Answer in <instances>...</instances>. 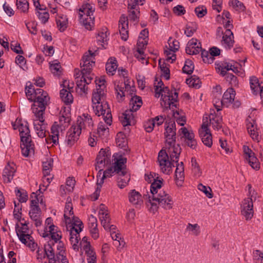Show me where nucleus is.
<instances>
[{"label": "nucleus", "instance_id": "1", "mask_svg": "<svg viewBox=\"0 0 263 263\" xmlns=\"http://www.w3.org/2000/svg\"><path fill=\"white\" fill-rule=\"evenodd\" d=\"M145 180L151 183L150 193L144 194L145 199H148L147 206L151 212L155 213L158 209V205L164 209L170 210L172 208L173 201L172 198L165 191L161 190L163 179L154 173L145 175Z\"/></svg>", "mask_w": 263, "mask_h": 263}, {"label": "nucleus", "instance_id": "2", "mask_svg": "<svg viewBox=\"0 0 263 263\" xmlns=\"http://www.w3.org/2000/svg\"><path fill=\"white\" fill-rule=\"evenodd\" d=\"M106 86L101 85L100 88L93 90L92 95V103L93 111L98 116H102L104 121L110 125L112 122V116L110 108L106 101Z\"/></svg>", "mask_w": 263, "mask_h": 263}, {"label": "nucleus", "instance_id": "3", "mask_svg": "<svg viewBox=\"0 0 263 263\" xmlns=\"http://www.w3.org/2000/svg\"><path fill=\"white\" fill-rule=\"evenodd\" d=\"M176 124L174 120L165 123V148L168 149V154L173 161H177L181 149L179 145L176 143Z\"/></svg>", "mask_w": 263, "mask_h": 263}, {"label": "nucleus", "instance_id": "4", "mask_svg": "<svg viewBox=\"0 0 263 263\" xmlns=\"http://www.w3.org/2000/svg\"><path fill=\"white\" fill-rule=\"evenodd\" d=\"M156 97H161V105L166 109L177 107L178 93L175 89L170 90L168 87L164 86L162 81H160L155 85Z\"/></svg>", "mask_w": 263, "mask_h": 263}, {"label": "nucleus", "instance_id": "5", "mask_svg": "<svg viewBox=\"0 0 263 263\" xmlns=\"http://www.w3.org/2000/svg\"><path fill=\"white\" fill-rule=\"evenodd\" d=\"M18 129L21 140V151L24 156L28 157L34 153V144L31 139L29 125L27 122L18 121Z\"/></svg>", "mask_w": 263, "mask_h": 263}, {"label": "nucleus", "instance_id": "6", "mask_svg": "<svg viewBox=\"0 0 263 263\" xmlns=\"http://www.w3.org/2000/svg\"><path fill=\"white\" fill-rule=\"evenodd\" d=\"M49 99V97L46 91L41 88L36 89L34 100H33L34 103L31 108L33 113L34 115H37L40 120H43V114H44Z\"/></svg>", "mask_w": 263, "mask_h": 263}, {"label": "nucleus", "instance_id": "7", "mask_svg": "<svg viewBox=\"0 0 263 263\" xmlns=\"http://www.w3.org/2000/svg\"><path fill=\"white\" fill-rule=\"evenodd\" d=\"M247 186L249 189L250 197L245 199L242 201L241 213L246 219L248 220L251 219L253 216V200L256 199V193L254 190H252L250 184H248Z\"/></svg>", "mask_w": 263, "mask_h": 263}, {"label": "nucleus", "instance_id": "8", "mask_svg": "<svg viewBox=\"0 0 263 263\" xmlns=\"http://www.w3.org/2000/svg\"><path fill=\"white\" fill-rule=\"evenodd\" d=\"M126 162V159L124 158H120L117 159L114 163V165L106 170L103 172V175L101 178L98 184L100 186H102L104 182V179L107 177H110L112 176L114 173H116L120 176H124L125 174V171L123 170L124 164Z\"/></svg>", "mask_w": 263, "mask_h": 263}, {"label": "nucleus", "instance_id": "9", "mask_svg": "<svg viewBox=\"0 0 263 263\" xmlns=\"http://www.w3.org/2000/svg\"><path fill=\"white\" fill-rule=\"evenodd\" d=\"M158 161L162 172L168 175L172 172V166H174L172 162L178 163V159H177V161H173L168 154V149H167V152L165 150L162 149L158 154Z\"/></svg>", "mask_w": 263, "mask_h": 263}, {"label": "nucleus", "instance_id": "10", "mask_svg": "<svg viewBox=\"0 0 263 263\" xmlns=\"http://www.w3.org/2000/svg\"><path fill=\"white\" fill-rule=\"evenodd\" d=\"M22 227L20 228L16 227V232L20 240L24 244L29 247H34L35 245L33 238L31 235L27 223H21Z\"/></svg>", "mask_w": 263, "mask_h": 263}, {"label": "nucleus", "instance_id": "11", "mask_svg": "<svg viewBox=\"0 0 263 263\" xmlns=\"http://www.w3.org/2000/svg\"><path fill=\"white\" fill-rule=\"evenodd\" d=\"M209 123L208 118L203 119L201 128L199 129V134L203 143L209 147L212 145V137L209 128Z\"/></svg>", "mask_w": 263, "mask_h": 263}, {"label": "nucleus", "instance_id": "12", "mask_svg": "<svg viewBox=\"0 0 263 263\" xmlns=\"http://www.w3.org/2000/svg\"><path fill=\"white\" fill-rule=\"evenodd\" d=\"M236 95L235 91L232 87L228 88L224 93L222 98L220 101L221 105L229 107L233 103V107L237 108L240 106L241 103L238 101H234Z\"/></svg>", "mask_w": 263, "mask_h": 263}, {"label": "nucleus", "instance_id": "13", "mask_svg": "<svg viewBox=\"0 0 263 263\" xmlns=\"http://www.w3.org/2000/svg\"><path fill=\"white\" fill-rule=\"evenodd\" d=\"M95 53L90 50L85 53L84 55L82 61L81 62V73H87L91 72L92 66L95 65Z\"/></svg>", "mask_w": 263, "mask_h": 263}, {"label": "nucleus", "instance_id": "14", "mask_svg": "<svg viewBox=\"0 0 263 263\" xmlns=\"http://www.w3.org/2000/svg\"><path fill=\"white\" fill-rule=\"evenodd\" d=\"M110 153L101 149L96 158V169L99 170V172L103 170V168L106 165L110 164Z\"/></svg>", "mask_w": 263, "mask_h": 263}, {"label": "nucleus", "instance_id": "15", "mask_svg": "<svg viewBox=\"0 0 263 263\" xmlns=\"http://www.w3.org/2000/svg\"><path fill=\"white\" fill-rule=\"evenodd\" d=\"M115 89L117 93V96H120L121 98L125 96V92L129 91V93L132 96L135 91V87H132L130 81L127 78H124V81L118 82L115 84Z\"/></svg>", "mask_w": 263, "mask_h": 263}, {"label": "nucleus", "instance_id": "16", "mask_svg": "<svg viewBox=\"0 0 263 263\" xmlns=\"http://www.w3.org/2000/svg\"><path fill=\"white\" fill-rule=\"evenodd\" d=\"M81 133L80 127L72 125L68 130L66 137V142L69 146H72L79 139Z\"/></svg>", "mask_w": 263, "mask_h": 263}, {"label": "nucleus", "instance_id": "17", "mask_svg": "<svg viewBox=\"0 0 263 263\" xmlns=\"http://www.w3.org/2000/svg\"><path fill=\"white\" fill-rule=\"evenodd\" d=\"M182 138H184V142L186 145L192 149H195L197 146V141L195 139V135L193 131L188 130L185 127L180 129Z\"/></svg>", "mask_w": 263, "mask_h": 263}, {"label": "nucleus", "instance_id": "18", "mask_svg": "<svg viewBox=\"0 0 263 263\" xmlns=\"http://www.w3.org/2000/svg\"><path fill=\"white\" fill-rule=\"evenodd\" d=\"M144 0H140V1H136L135 0H130L128 5V9L129 15L128 17L130 20L133 21H138L139 18V15L140 11L137 8V6L141 4L142 5V2Z\"/></svg>", "mask_w": 263, "mask_h": 263}, {"label": "nucleus", "instance_id": "19", "mask_svg": "<svg viewBox=\"0 0 263 263\" xmlns=\"http://www.w3.org/2000/svg\"><path fill=\"white\" fill-rule=\"evenodd\" d=\"M80 127L81 132L82 129H91L93 125L92 118L90 115L87 114H83L82 116L78 117L77 121V124L74 125Z\"/></svg>", "mask_w": 263, "mask_h": 263}, {"label": "nucleus", "instance_id": "20", "mask_svg": "<svg viewBox=\"0 0 263 263\" xmlns=\"http://www.w3.org/2000/svg\"><path fill=\"white\" fill-rule=\"evenodd\" d=\"M119 31L121 39L126 41L128 38V22L126 16L122 15L119 21Z\"/></svg>", "mask_w": 263, "mask_h": 263}, {"label": "nucleus", "instance_id": "21", "mask_svg": "<svg viewBox=\"0 0 263 263\" xmlns=\"http://www.w3.org/2000/svg\"><path fill=\"white\" fill-rule=\"evenodd\" d=\"M201 51V44L196 39L193 38L189 41L185 48L186 53L197 54Z\"/></svg>", "mask_w": 263, "mask_h": 263}, {"label": "nucleus", "instance_id": "22", "mask_svg": "<svg viewBox=\"0 0 263 263\" xmlns=\"http://www.w3.org/2000/svg\"><path fill=\"white\" fill-rule=\"evenodd\" d=\"M68 85V82L65 81L64 82V88L60 90V97L63 102L66 104H70L73 102V96L71 93V89H72V87H68L66 88V85Z\"/></svg>", "mask_w": 263, "mask_h": 263}, {"label": "nucleus", "instance_id": "23", "mask_svg": "<svg viewBox=\"0 0 263 263\" xmlns=\"http://www.w3.org/2000/svg\"><path fill=\"white\" fill-rule=\"evenodd\" d=\"M36 119L34 120V128L37 136L40 138L46 137V125L44 124V116L43 115V120H40L37 115H34Z\"/></svg>", "mask_w": 263, "mask_h": 263}, {"label": "nucleus", "instance_id": "24", "mask_svg": "<svg viewBox=\"0 0 263 263\" xmlns=\"http://www.w3.org/2000/svg\"><path fill=\"white\" fill-rule=\"evenodd\" d=\"M59 128H61V126L57 122H55L51 128V135L46 138V142L48 144L51 143L55 145L58 144Z\"/></svg>", "mask_w": 263, "mask_h": 263}, {"label": "nucleus", "instance_id": "25", "mask_svg": "<svg viewBox=\"0 0 263 263\" xmlns=\"http://www.w3.org/2000/svg\"><path fill=\"white\" fill-rule=\"evenodd\" d=\"M129 201L136 208H140L143 203V197L140 193L135 190L128 193Z\"/></svg>", "mask_w": 263, "mask_h": 263}, {"label": "nucleus", "instance_id": "26", "mask_svg": "<svg viewBox=\"0 0 263 263\" xmlns=\"http://www.w3.org/2000/svg\"><path fill=\"white\" fill-rule=\"evenodd\" d=\"M221 43L227 49H230L233 46L234 43V35L231 30H226L222 36Z\"/></svg>", "mask_w": 263, "mask_h": 263}, {"label": "nucleus", "instance_id": "27", "mask_svg": "<svg viewBox=\"0 0 263 263\" xmlns=\"http://www.w3.org/2000/svg\"><path fill=\"white\" fill-rule=\"evenodd\" d=\"M134 111L130 109H127L119 117L120 120L124 126L130 125L134 123Z\"/></svg>", "mask_w": 263, "mask_h": 263}, {"label": "nucleus", "instance_id": "28", "mask_svg": "<svg viewBox=\"0 0 263 263\" xmlns=\"http://www.w3.org/2000/svg\"><path fill=\"white\" fill-rule=\"evenodd\" d=\"M71 201V199L70 197L67 198L64 210V217L66 223L68 224H70L71 222V220L70 217L74 215L73 206Z\"/></svg>", "mask_w": 263, "mask_h": 263}, {"label": "nucleus", "instance_id": "29", "mask_svg": "<svg viewBox=\"0 0 263 263\" xmlns=\"http://www.w3.org/2000/svg\"><path fill=\"white\" fill-rule=\"evenodd\" d=\"M210 124L215 130H219L222 128V119L220 115L211 113L209 116Z\"/></svg>", "mask_w": 263, "mask_h": 263}, {"label": "nucleus", "instance_id": "30", "mask_svg": "<svg viewBox=\"0 0 263 263\" xmlns=\"http://www.w3.org/2000/svg\"><path fill=\"white\" fill-rule=\"evenodd\" d=\"M184 165L182 162L178 163L175 171V178L178 185H181L184 177Z\"/></svg>", "mask_w": 263, "mask_h": 263}, {"label": "nucleus", "instance_id": "31", "mask_svg": "<svg viewBox=\"0 0 263 263\" xmlns=\"http://www.w3.org/2000/svg\"><path fill=\"white\" fill-rule=\"evenodd\" d=\"M15 172V170L14 167L9 165H7L5 167L3 173L4 181L7 183L10 182L13 178Z\"/></svg>", "mask_w": 263, "mask_h": 263}, {"label": "nucleus", "instance_id": "32", "mask_svg": "<svg viewBox=\"0 0 263 263\" xmlns=\"http://www.w3.org/2000/svg\"><path fill=\"white\" fill-rule=\"evenodd\" d=\"M41 210L40 208H33L29 212V216L32 220L35 221L36 227L41 225L42 220L40 218Z\"/></svg>", "mask_w": 263, "mask_h": 263}, {"label": "nucleus", "instance_id": "33", "mask_svg": "<svg viewBox=\"0 0 263 263\" xmlns=\"http://www.w3.org/2000/svg\"><path fill=\"white\" fill-rule=\"evenodd\" d=\"M142 104V101L141 97L137 96H132L129 102V109L136 112L140 108Z\"/></svg>", "mask_w": 263, "mask_h": 263}, {"label": "nucleus", "instance_id": "34", "mask_svg": "<svg viewBox=\"0 0 263 263\" xmlns=\"http://www.w3.org/2000/svg\"><path fill=\"white\" fill-rule=\"evenodd\" d=\"M56 22L61 32H63L66 30L68 26V18L66 15L64 14H61L59 15L57 19Z\"/></svg>", "mask_w": 263, "mask_h": 263}, {"label": "nucleus", "instance_id": "35", "mask_svg": "<svg viewBox=\"0 0 263 263\" xmlns=\"http://www.w3.org/2000/svg\"><path fill=\"white\" fill-rule=\"evenodd\" d=\"M80 232L78 231L76 229H73L70 230V241L71 242V245H72V247L74 250H78L79 247L78 246V243L79 242V240L80 239L79 236V233Z\"/></svg>", "mask_w": 263, "mask_h": 263}, {"label": "nucleus", "instance_id": "36", "mask_svg": "<svg viewBox=\"0 0 263 263\" xmlns=\"http://www.w3.org/2000/svg\"><path fill=\"white\" fill-rule=\"evenodd\" d=\"M117 62L115 58H110L108 59L106 64V70L108 73L113 75L117 68Z\"/></svg>", "mask_w": 263, "mask_h": 263}, {"label": "nucleus", "instance_id": "37", "mask_svg": "<svg viewBox=\"0 0 263 263\" xmlns=\"http://www.w3.org/2000/svg\"><path fill=\"white\" fill-rule=\"evenodd\" d=\"M99 214L101 224L105 230H107L109 228V223L110 221L108 214L106 212H104L102 209Z\"/></svg>", "mask_w": 263, "mask_h": 263}, {"label": "nucleus", "instance_id": "38", "mask_svg": "<svg viewBox=\"0 0 263 263\" xmlns=\"http://www.w3.org/2000/svg\"><path fill=\"white\" fill-rule=\"evenodd\" d=\"M79 18L80 22L82 23L83 25L87 30H91L94 24V17H88L83 18V14L79 13Z\"/></svg>", "mask_w": 263, "mask_h": 263}, {"label": "nucleus", "instance_id": "39", "mask_svg": "<svg viewBox=\"0 0 263 263\" xmlns=\"http://www.w3.org/2000/svg\"><path fill=\"white\" fill-rule=\"evenodd\" d=\"M26 95L28 99L32 102L34 100V95L36 92L34 85L28 82L25 88Z\"/></svg>", "mask_w": 263, "mask_h": 263}, {"label": "nucleus", "instance_id": "40", "mask_svg": "<svg viewBox=\"0 0 263 263\" xmlns=\"http://www.w3.org/2000/svg\"><path fill=\"white\" fill-rule=\"evenodd\" d=\"M247 126L248 132L252 139L258 141L259 136L258 133L256 130V127L254 121H253V122L248 123L247 124Z\"/></svg>", "mask_w": 263, "mask_h": 263}, {"label": "nucleus", "instance_id": "41", "mask_svg": "<svg viewBox=\"0 0 263 263\" xmlns=\"http://www.w3.org/2000/svg\"><path fill=\"white\" fill-rule=\"evenodd\" d=\"M250 85L253 93L255 95L258 93V90L262 86L259 83L258 78L255 76L250 78Z\"/></svg>", "mask_w": 263, "mask_h": 263}, {"label": "nucleus", "instance_id": "42", "mask_svg": "<svg viewBox=\"0 0 263 263\" xmlns=\"http://www.w3.org/2000/svg\"><path fill=\"white\" fill-rule=\"evenodd\" d=\"M95 9L93 8L89 4L84 5L82 8L79 9V13L86 15L85 17H92V14L94 12Z\"/></svg>", "mask_w": 263, "mask_h": 263}, {"label": "nucleus", "instance_id": "43", "mask_svg": "<svg viewBox=\"0 0 263 263\" xmlns=\"http://www.w3.org/2000/svg\"><path fill=\"white\" fill-rule=\"evenodd\" d=\"M71 217V222L72 227L71 228V230L76 229L78 231L81 232L83 226L82 222L80 220L78 217H75L74 215H72Z\"/></svg>", "mask_w": 263, "mask_h": 263}, {"label": "nucleus", "instance_id": "44", "mask_svg": "<svg viewBox=\"0 0 263 263\" xmlns=\"http://www.w3.org/2000/svg\"><path fill=\"white\" fill-rule=\"evenodd\" d=\"M98 134L102 139L106 138L109 135V128L100 122L98 127Z\"/></svg>", "mask_w": 263, "mask_h": 263}, {"label": "nucleus", "instance_id": "45", "mask_svg": "<svg viewBox=\"0 0 263 263\" xmlns=\"http://www.w3.org/2000/svg\"><path fill=\"white\" fill-rule=\"evenodd\" d=\"M59 121L62 126H67L68 125V124L70 121V116L69 110H67V112L64 110L63 113H61V115L59 118Z\"/></svg>", "mask_w": 263, "mask_h": 263}, {"label": "nucleus", "instance_id": "46", "mask_svg": "<svg viewBox=\"0 0 263 263\" xmlns=\"http://www.w3.org/2000/svg\"><path fill=\"white\" fill-rule=\"evenodd\" d=\"M250 166L254 170H258L260 168V164L257 158L255 156L254 153L248 158H246Z\"/></svg>", "mask_w": 263, "mask_h": 263}, {"label": "nucleus", "instance_id": "47", "mask_svg": "<svg viewBox=\"0 0 263 263\" xmlns=\"http://www.w3.org/2000/svg\"><path fill=\"white\" fill-rule=\"evenodd\" d=\"M57 227L53 224L52 219L51 217L47 218L45 220V233H43V236L46 237L48 236V231H53V229Z\"/></svg>", "mask_w": 263, "mask_h": 263}, {"label": "nucleus", "instance_id": "48", "mask_svg": "<svg viewBox=\"0 0 263 263\" xmlns=\"http://www.w3.org/2000/svg\"><path fill=\"white\" fill-rule=\"evenodd\" d=\"M252 259L253 263H263V252L259 250L253 251Z\"/></svg>", "mask_w": 263, "mask_h": 263}, {"label": "nucleus", "instance_id": "49", "mask_svg": "<svg viewBox=\"0 0 263 263\" xmlns=\"http://www.w3.org/2000/svg\"><path fill=\"white\" fill-rule=\"evenodd\" d=\"M186 83L190 86L199 88L200 87L201 82L199 78L196 76H193L190 79L186 80Z\"/></svg>", "mask_w": 263, "mask_h": 263}, {"label": "nucleus", "instance_id": "50", "mask_svg": "<svg viewBox=\"0 0 263 263\" xmlns=\"http://www.w3.org/2000/svg\"><path fill=\"white\" fill-rule=\"evenodd\" d=\"M53 230V231H48V236L50 235L52 239L57 242L58 240L61 239L62 237V233L60 231L58 230V227L55 228Z\"/></svg>", "mask_w": 263, "mask_h": 263}, {"label": "nucleus", "instance_id": "51", "mask_svg": "<svg viewBox=\"0 0 263 263\" xmlns=\"http://www.w3.org/2000/svg\"><path fill=\"white\" fill-rule=\"evenodd\" d=\"M15 192L16 196L18 198L19 202H26L27 201L28 195L25 191H21L20 189H15Z\"/></svg>", "mask_w": 263, "mask_h": 263}, {"label": "nucleus", "instance_id": "52", "mask_svg": "<svg viewBox=\"0 0 263 263\" xmlns=\"http://www.w3.org/2000/svg\"><path fill=\"white\" fill-rule=\"evenodd\" d=\"M231 5L236 11L241 12L245 10V6L243 4L238 0H231L230 3Z\"/></svg>", "mask_w": 263, "mask_h": 263}, {"label": "nucleus", "instance_id": "53", "mask_svg": "<svg viewBox=\"0 0 263 263\" xmlns=\"http://www.w3.org/2000/svg\"><path fill=\"white\" fill-rule=\"evenodd\" d=\"M55 255L54 250L50 244L47 243L44 246L43 258L50 257Z\"/></svg>", "mask_w": 263, "mask_h": 263}, {"label": "nucleus", "instance_id": "54", "mask_svg": "<svg viewBox=\"0 0 263 263\" xmlns=\"http://www.w3.org/2000/svg\"><path fill=\"white\" fill-rule=\"evenodd\" d=\"M16 6L23 12H27L29 9V3L26 0H17Z\"/></svg>", "mask_w": 263, "mask_h": 263}, {"label": "nucleus", "instance_id": "55", "mask_svg": "<svg viewBox=\"0 0 263 263\" xmlns=\"http://www.w3.org/2000/svg\"><path fill=\"white\" fill-rule=\"evenodd\" d=\"M194 68L193 63L191 61H186L182 68L183 72L190 74L192 73Z\"/></svg>", "mask_w": 263, "mask_h": 263}, {"label": "nucleus", "instance_id": "56", "mask_svg": "<svg viewBox=\"0 0 263 263\" xmlns=\"http://www.w3.org/2000/svg\"><path fill=\"white\" fill-rule=\"evenodd\" d=\"M191 164L194 175L198 176H200L201 174V171L195 158H192L191 159Z\"/></svg>", "mask_w": 263, "mask_h": 263}, {"label": "nucleus", "instance_id": "57", "mask_svg": "<svg viewBox=\"0 0 263 263\" xmlns=\"http://www.w3.org/2000/svg\"><path fill=\"white\" fill-rule=\"evenodd\" d=\"M201 51V58H202L203 61L205 63L209 64V63H211L212 62H213L214 58L212 57V55H211L210 52H208V51H206L205 50L202 51V50Z\"/></svg>", "mask_w": 263, "mask_h": 263}, {"label": "nucleus", "instance_id": "58", "mask_svg": "<svg viewBox=\"0 0 263 263\" xmlns=\"http://www.w3.org/2000/svg\"><path fill=\"white\" fill-rule=\"evenodd\" d=\"M61 65L59 63L51 64L50 69L54 76H60L61 73Z\"/></svg>", "mask_w": 263, "mask_h": 263}, {"label": "nucleus", "instance_id": "59", "mask_svg": "<svg viewBox=\"0 0 263 263\" xmlns=\"http://www.w3.org/2000/svg\"><path fill=\"white\" fill-rule=\"evenodd\" d=\"M198 189L203 192L208 198H212L213 197V194L211 193V189L210 187H206L200 183L198 185Z\"/></svg>", "mask_w": 263, "mask_h": 263}, {"label": "nucleus", "instance_id": "60", "mask_svg": "<svg viewBox=\"0 0 263 263\" xmlns=\"http://www.w3.org/2000/svg\"><path fill=\"white\" fill-rule=\"evenodd\" d=\"M159 65L161 69V70L163 72L164 77L165 78L166 80L170 79V69L167 67V65L165 63H163L161 64V61L160 60L159 61Z\"/></svg>", "mask_w": 263, "mask_h": 263}, {"label": "nucleus", "instance_id": "61", "mask_svg": "<svg viewBox=\"0 0 263 263\" xmlns=\"http://www.w3.org/2000/svg\"><path fill=\"white\" fill-rule=\"evenodd\" d=\"M232 66H233L232 63L224 62L222 63L220 66L221 68V74L224 76L225 74L228 73L227 71L232 69Z\"/></svg>", "mask_w": 263, "mask_h": 263}, {"label": "nucleus", "instance_id": "62", "mask_svg": "<svg viewBox=\"0 0 263 263\" xmlns=\"http://www.w3.org/2000/svg\"><path fill=\"white\" fill-rule=\"evenodd\" d=\"M137 53H135V57L139 61H141L142 63H144L145 62L146 64H148V61L146 59L145 55L144 54V52L142 49H140L139 47L138 48Z\"/></svg>", "mask_w": 263, "mask_h": 263}, {"label": "nucleus", "instance_id": "63", "mask_svg": "<svg viewBox=\"0 0 263 263\" xmlns=\"http://www.w3.org/2000/svg\"><path fill=\"white\" fill-rule=\"evenodd\" d=\"M226 79L232 86H235L237 84V77L232 73H228L225 74Z\"/></svg>", "mask_w": 263, "mask_h": 263}, {"label": "nucleus", "instance_id": "64", "mask_svg": "<svg viewBox=\"0 0 263 263\" xmlns=\"http://www.w3.org/2000/svg\"><path fill=\"white\" fill-rule=\"evenodd\" d=\"M195 12L198 17H202L207 13L206 8L205 6H199L195 9Z\"/></svg>", "mask_w": 263, "mask_h": 263}]
</instances>
